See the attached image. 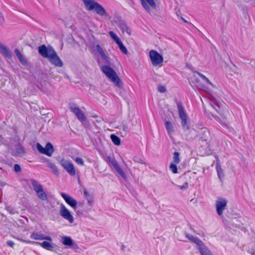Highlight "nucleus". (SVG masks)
<instances>
[{"label": "nucleus", "instance_id": "nucleus-1", "mask_svg": "<svg viewBox=\"0 0 255 255\" xmlns=\"http://www.w3.org/2000/svg\"><path fill=\"white\" fill-rule=\"evenodd\" d=\"M204 111L211 120L225 125L228 124V106L219 97H214L211 104L207 107H204Z\"/></svg>", "mask_w": 255, "mask_h": 255}, {"label": "nucleus", "instance_id": "nucleus-2", "mask_svg": "<svg viewBox=\"0 0 255 255\" xmlns=\"http://www.w3.org/2000/svg\"><path fill=\"white\" fill-rule=\"evenodd\" d=\"M39 54L44 58H47L50 63L56 67H62L63 63L54 49L51 46L42 45L38 48Z\"/></svg>", "mask_w": 255, "mask_h": 255}, {"label": "nucleus", "instance_id": "nucleus-3", "mask_svg": "<svg viewBox=\"0 0 255 255\" xmlns=\"http://www.w3.org/2000/svg\"><path fill=\"white\" fill-rule=\"evenodd\" d=\"M84 3L85 9L89 11L94 12L105 19H110L111 16L105 8L95 0H81Z\"/></svg>", "mask_w": 255, "mask_h": 255}, {"label": "nucleus", "instance_id": "nucleus-4", "mask_svg": "<svg viewBox=\"0 0 255 255\" xmlns=\"http://www.w3.org/2000/svg\"><path fill=\"white\" fill-rule=\"evenodd\" d=\"M144 9L150 15L154 16L161 9L159 0H140Z\"/></svg>", "mask_w": 255, "mask_h": 255}, {"label": "nucleus", "instance_id": "nucleus-5", "mask_svg": "<svg viewBox=\"0 0 255 255\" xmlns=\"http://www.w3.org/2000/svg\"><path fill=\"white\" fill-rule=\"evenodd\" d=\"M101 70L107 77L117 87L122 89L123 84L116 71L108 65H103Z\"/></svg>", "mask_w": 255, "mask_h": 255}, {"label": "nucleus", "instance_id": "nucleus-6", "mask_svg": "<svg viewBox=\"0 0 255 255\" xmlns=\"http://www.w3.org/2000/svg\"><path fill=\"white\" fill-rule=\"evenodd\" d=\"M191 81L199 88L206 91L209 86H212V83L205 76L199 72H195L191 78Z\"/></svg>", "mask_w": 255, "mask_h": 255}, {"label": "nucleus", "instance_id": "nucleus-7", "mask_svg": "<svg viewBox=\"0 0 255 255\" xmlns=\"http://www.w3.org/2000/svg\"><path fill=\"white\" fill-rule=\"evenodd\" d=\"M186 237L192 243L196 245L201 255H212L211 252L199 238L192 235H187Z\"/></svg>", "mask_w": 255, "mask_h": 255}, {"label": "nucleus", "instance_id": "nucleus-8", "mask_svg": "<svg viewBox=\"0 0 255 255\" xmlns=\"http://www.w3.org/2000/svg\"><path fill=\"white\" fill-rule=\"evenodd\" d=\"M31 183L37 197L42 201H47L48 195L44 191L43 186L35 180H32Z\"/></svg>", "mask_w": 255, "mask_h": 255}, {"label": "nucleus", "instance_id": "nucleus-9", "mask_svg": "<svg viewBox=\"0 0 255 255\" xmlns=\"http://www.w3.org/2000/svg\"><path fill=\"white\" fill-rule=\"evenodd\" d=\"M149 57L152 65L154 67H161L164 62L162 55L155 50H151L149 52Z\"/></svg>", "mask_w": 255, "mask_h": 255}, {"label": "nucleus", "instance_id": "nucleus-10", "mask_svg": "<svg viewBox=\"0 0 255 255\" xmlns=\"http://www.w3.org/2000/svg\"><path fill=\"white\" fill-rule=\"evenodd\" d=\"M177 108L179 117L181 120V124L182 127L184 130H188L190 128L189 121L184 109L181 103L177 104Z\"/></svg>", "mask_w": 255, "mask_h": 255}, {"label": "nucleus", "instance_id": "nucleus-11", "mask_svg": "<svg viewBox=\"0 0 255 255\" xmlns=\"http://www.w3.org/2000/svg\"><path fill=\"white\" fill-rule=\"evenodd\" d=\"M59 213L60 216L69 224L74 222L73 213L63 204L60 205Z\"/></svg>", "mask_w": 255, "mask_h": 255}, {"label": "nucleus", "instance_id": "nucleus-12", "mask_svg": "<svg viewBox=\"0 0 255 255\" xmlns=\"http://www.w3.org/2000/svg\"><path fill=\"white\" fill-rule=\"evenodd\" d=\"M228 204V200L227 199L223 197L217 198L215 206L217 214L219 216H222L223 214L224 211L226 209Z\"/></svg>", "mask_w": 255, "mask_h": 255}, {"label": "nucleus", "instance_id": "nucleus-13", "mask_svg": "<svg viewBox=\"0 0 255 255\" xmlns=\"http://www.w3.org/2000/svg\"><path fill=\"white\" fill-rule=\"evenodd\" d=\"M59 163L70 175L74 176L76 174L74 165L70 160L63 158L59 161Z\"/></svg>", "mask_w": 255, "mask_h": 255}, {"label": "nucleus", "instance_id": "nucleus-14", "mask_svg": "<svg viewBox=\"0 0 255 255\" xmlns=\"http://www.w3.org/2000/svg\"><path fill=\"white\" fill-rule=\"evenodd\" d=\"M61 243L64 246L75 250L79 249L78 245L73 240L71 237L69 236H64L61 237Z\"/></svg>", "mask_w": 255, "mask_h": 255}, {"label": "nucleus", "instance_id": "nucleus-15", "mask_svg": "<svg viewBox=\"0 0 255 255\" xmlns=\"http://www.w3.org/2000/svg\"><path fill=\"white\" fill-rule=\"evenodd\" d=\"M36 148L39 152L49 157L52 155L54 151V147L50 142L47 143L45 147H43L39 143H37Z\"/></svg>", "mask_w": 255, "mask_h": 255}, {"label": "nucleus", "instance_id": "nucleus-16", "mask_svg": "<svg viewBox=\"0 0 255 255\" xmlns=\"http://www.w3.org/2000/svg\"><path fill=\"white\" fill-rule=\"evenodd\" d=\"M107 163L112 165L116 169L117 172L125 179H127V175L122 168L119 166L117 161L114 157L108 156L107 159Z\"/></svg>", "mask_w": 255, "mask_h": 255}, {"label": "nucleus", "instance_id": "nucleus-17", "mask_svg": "<svg viewBox=\"0 0 255 255\" xmlns=\"http://www.w3.org/2000/svg\"><path fill=\"white\" fill-rule=\"evenodd\" d=\"M61 196L63 197L65 202L72 208L74 209L77 208V202L73 197L64 193H61Z\"/></svg>", "mask_w": 255, "mask_h": 255}, {"label": "nucleus", "instance_id": "nucleus-18", "mask_svg": "<svg viewBox=\"0 0 255 255\" xmlns=\"http://www.w3.org/2000/svg\"><path fill=\"white\" fill-rule=\"evenodd\" d=\"M96 50L100 54L101 59L103 62L108 64H111V59L104 53V51L100 45H97L95 47Z\"/></svg>", "mask_w": 255, "mask_h": 255}, {"label": "nucleus", "instance_id": "nucleus-19", "mask_svg": "<svg viewBox=\"0 0 255 255\" xmlns=\"http://www.w3.org/2000/svg\"><path fill=\"white\" fill-rule=\"evenodd\" d=\"M26 153L24 148L21 145L17 144L12 149V154L16 156H22Z\"/></svg>", "mask_w": 255, "mask_h": 255}, {"label": "nucleus", "instance_id": "nucleus-20", "mask_svg": "<svg viewBox=\"0 0 255 255\" xmlns=\"http://www.w3.org/2000/svg\"><path fill=\"white\" fill-rule=\"evenodd\" d=\"M71 109L79 120L81 122L85 121L86 118L82 111L76 107H72Z\"/></svg>", "mask_w": 255, "mask_h": 255}, {"label": "nucleus", "instance_id": "nucleus-21", "mask_svg": "<svg viewBox=\"0 0 255 255\" xmlns=\"http://www.w3.org/2000/svg\"><path fill=\"white\" fill-rule=\"evenodd\" d=\"M0 52L4 57L11 59L12 54L9 50L3 44L0 43Z\"/></svg>", "mask_w": 255, "mask_h": 255}, {"label": "nucleus", "instance_id": "nucleus-22", "mask_svg": "<svg viewBox=\"0 0 255 255\" xmlns=\"http://www.w3.org/2000/svg\"><path fill=\"white\" fill-rule=\"evenodd\" d=\"M165 125L168 134L171 136L175 131L174 124L169 121L165 120Z\"/></svg>", "mask_w": 255, "mask_h": 255}, {"label": "nucleus", "instance_id": "nucleus-23", "mask_svg": "<svg viewBox=\"0 0 255 255\" xmlns=\"http://www.w3.org/2000/svg\"><path fill=\"white\" fill-rule=\"evenodd\" d=\"M31 238L35 240H47L50 242L52 241L51 237L49 236H44L43 235L38 234L37 233H32L31 235Z\"/></svg>", "mask_w": 255, "mask_h": 255}, {"label": "nucleus", "instance_id": "nucleus-24", "mask_svg": "<svg viewBox=\"0 0 255 255\" xmlns=\"http://www.w3.org/2000/svg\"><path fill=\"white\" fill-rule=\"evenodd\" d=\"M14 52L18 58L19 60L20 61L21 63L24 65H27V61L25 57L22 54V53L19 51V50L17 49H15L14 50Z\"/></svg>", "mask_w": 255, "mask_h": 255}, {"label": "nucleus", "instance_id": "nucleus-25", "mask_svg": "<svg viewBox=\"0 0 255 255\" xmlns=\"http://www.w3.org/2000/svg\"><path fill=\"white\" fill-rule=\"evenodd\" d=\"M50 242V241L46 240L43 242L38 243V244L43 248L47 250L52 251L54 248V245Z\"/></svg>", "mask_w": 255, "mask_h": 255}, {"label": "nucleus", "instance_id": "nucleus-26", "mask_svg": "<svg viewBox=\"0 0 255 255\" xmlns=\"http://www.w3.org/2000/svg\"><path fill=\"white\" fill-rule=\"evenodd\" d=\"M47 166L50 168L53 171V172L56 175L59 174V170L57 166L51 162L49 160H47Z\"/></svg>", "mask_w": 255, "mask_h": 255}, {"label": "nucleus", "instance_id": "nucleus-27", "mask_svg": "<svg viewBox=\"0 0 255 255\" xmlns=\"http://www.w3.org/2000/svg\"><path fill=\"white\" fill-rule=\"evenodd\" d=\"M110 137L115 145L117 146H119L121 145V139L118 136L114 134H112L110 135Z\"/></svg>", "mask_w": 255, "mask_h": 255}, {"label": "nucleus", "instance_id": "nucleus-28", "mask_svg": "<svg viewBox=\"0 0 255 255\" xmlns=\"http://www.w3.org/2000/svg\"><path fill=\"white\" fill-rule=\"evenodd\" d=\"M189 186V184L187 181H185L184 182H179L178 184L177 185V187L181 190H186L188 189Z\"/></svg>", "mask_w": 255, "mask_h": 255}, {"label": "nucleus", "instance_id": "nucleus-29", "mask_svg": "<svg viewBox=\"0 0 255 255\" xmlns=\"http://www.w3.org/2000/svg\"><path fill=\"white\" fill-rule=\"evenodd\" d=\"M109 34L117 44L121 41L119 37L113 31H110Z\"/></svg>", "mask_w": 255, "mask_h": 255}, {"label": "nucleus", "instance_id": "nucleus-30", "mask_svg": "<svg viewBox=\"0 0 255 255\" xmlns=\"http://www.w3.org/2000/svg\"><path fill=\"white\" fill-rule=\"evenodd\" d=\"M180 162V159L179 157V153L178 152H175L173 154V160L172 163L178 164Z\"/></svg>", "mask_w": 255, "mask_h": 255}, {"label": "nucleus", "instance_id": "nucleus-31", "mask_svg": "<svg viewBox=\"0 0 255 255\" xmlns=\"http://www.w3.org/2000/svg\"><path fill=\"white\" fill-rule=\"evenodd\" d=\"M119 47L121 51L125 54L127 55L128 53V51L126 47L124 45L123 42L121 41L120 43L117 44Z\"/></svg>", "mask_w": 255, "mask_h": 255}, {"label": "nucleus", "instance_id": "nucleus-32", "mask_svg": "<svg viewBox=\"0 0 255 255\" xmlns=\"http://www.w3.org/2000/svg\"><path fill=\"white\" fill-rule=\"evenodd\" d=\"M132 160L134 163L144 164V161L138 156H134L132 158Z\"/></svg>", "mask_w": 255, "mask_h": 255}, {"label": "nucleus", "instance_id": "nucleus-33", "mask_svg": "<svg viewBox=\"0 0 255 255\" xmlns=\"http://www.w3.org/2000/svg\"><path fill=\"white\" fill-rule=\"evenodd\" d=\"M121 29L123 31V33H126L128 35L131 34L130 30L126 25H121Z\"/></svg>", "mask_w": 255, "mask_h": 255}, {"label": "nucleus", "instance_id": "nucleus-34", "mask_svg": "<svg viewBox=\"0 0 255 255\" xmlns=\"http://www.w3.org/2000/svg\"><path fill=\"white\" fill-rule=\"evenodd\" d=\"M176 164L171 163L169 166V169L172 171V172L174 174L177 173L178 169Z\"/></svg>", "mask_w": 255, "mask_h": 255}, {"label": "nucleus", "instance_id": "nucleus-35", "mask_svg": "<svg viewBox=\"0 0 255 255\" xmlns=\"http://www.w3.org/2000/svg\"><path fill=\"white\" fill-rule=\"evenodd\" d=\"M98 100L100 102V104L102 105H105L107 104V100L106 97L103 95H100L98 98Z\"/></svg>", "mask_w": 255, "mask_h": 255}, {"label": "nucleus", "instance_id": "nucleus-36", "mask_svg": "<svg viewBox=\"0 0 255 255\" xmlns=\"http://www.w3.org/2000/svg\"><path fill=\"white\" fill-rule=\"evenodd\" d=\"M217 171L218 172L219 178H222L224 176L223 171L220 165L217 166Z\"/></svg>", "mask_w": 255, "mask_h": 255}, {"label": "nucleus", "instance_id": "nucleus-37", "mask_svg": "<svg viewBox=\"0 0 255 255\" xmlns=\"http://www.w3.org/2000/svg\"><path fill=\"white\" fill-rule=\"evenodd\" d=\"M86 199L87 201V204L88 206H89L90 207H92L94 203V200L93 196Z\"/></svg>", "mask_w": 255, "mask_h": 255}, {"label": "nucleus", "instance_id": "nucleus-38", "mask_svg": "<svg viewBox=\"0 0 255 255\" xmlns=\"http://www.w3.org/2000/svg\"><path fill=\"white\" fill-rule=\"evenodd\" d=\"M75 161L78 165H80L81 166L84 165V161L81 158L77 157V158H75Z\"/></svg>", "mask_w": 255, "mask_h": 255}, {"label": "nucleus", "instance_id": "nucleus-39", "mask_svg": "<svg viewBox=\"0 0 255 255\" xmlns=\"http://www.w3.org/2000/svg\"><path fill=\"white\" fill-rule=\"evenodd\" d=\"M83 194L86 199L89 198L92 196L87 189H84L83 190Z\"/></svg>", "mask_w": 255, "mask_h": 255}, {"label": "nucleus", "instance_id": "nucleus-40", "mask_svg": "<svg viewBox=\"0 0 255 255\" xmlns=\"http://www.w3.org/2000/svg\"><path fill=\"white\" fill-rule=\"evenodd\" d=\"M158 91L161 93H164L166 91V89L165 86H159L158 88Z\"/></svg>", "mask_w": 255, "mask_h": 255}, {"label": "nucleus", "instance_id": "nucleus-41", "mask_svg": "<svg viewBox=\"0 0 255 255\" xmlns=\"http://www.w3.org/2000/svg\"><path fill=\"white\" fill-rule=\"evenodd\" d=\"M14 171L15 172H20L21 171V167L18 164H15L14 166Z\"/></svg>", "mask_w": 255, "mask_h": 255}, {"label": "nucleus", "instance_id": "nucleus-42", "mask_svg": "<svg viewBox=\"0 0 255 255\" xmlns=\"http://www.w3.org/2000/svg\"><path fill=\"white\" fill-rule=\"evenodd\" d=\"M7 245L10 247H12L14 245V243L11 241H8L7 242Z\"/></svg>", "mask_w": 255, "mask_h": 255}, {"label": "nucleus", "instance_id": "nucleus-43", "mask_svg": "<svg viewBox=\"0 0 255 255\" xmlns=\"http://www.w3.org/2000/svg\"><path fill=\"white\" fill-rule=\"evenodd\" d=\"M4 20V18L2 12L0 11V22Z\"/></svg>", "mask_w": 255, "mask_h": 255}, {"label": "nucleus", "instance_id": "nucleus-44", "mask_svg": "<svg viewBox=\"0 0 255 255\" xmlns=\"http://www.w3.org/2000/svg\"><path fill=\"white\" fill-rule=\"evenodd\" d=\"M177 10L178 11L176 12V14L177 16H180V9L178 8Z\"/></svg>", "mask_w": 255, "mask_h": 255}, {"label": "nucleus", "instance_id": "nucleus-45", "mask_svg": "<svg viewBox=\"0 0 255 255\" xmlns=\"http://www.w3.org/2000/svg\"><path fill=\"white\" fill-rule=\"evenodd\" d=\"M181 19L185 22H188V21L187 20H186L184 18H183L181 16Z\"/></svg>", "mask_w": 255, "mask_h": 255}, {"label": "nucleus", "instance_id": "nucleus-46", "mask_svg": "<svg viewBox=\"0 0 255 255\" xmlns=\"http://www.w3.org/2000/svg\"><path fill=\"white\" fill-rule=\"evenodd\" d=\"M22 241L24 242V243H30L29 241H25V240H22Z\"/></svg>", "mask_w": 255, "mask_h": 255}, {"label": "nucleus", "instance_id": "nucleus-47", "mask_svg": "<svg viewBox=\"0 0 255 255\" xmlns=\"http://www.w3.org/2000/svg\"><path fill=\"white\" fill-rule=\"evenodd\" d=\"M124 248H125V246H124V245H123V246H122V250H123L124 249Z\"/></svg>", "mask_w": 255, "mask_h": 255}, {"label": "nucleus", "instance_id": "nucleus-48", "mask_svg": "<svg viewBox=\"0 0 255 255\" xmlns=\"http://www.w3.org/2000/svg\"><path fill=\"white\" fill-rule=\"evenodd\" d=\"M252 255H255V252H253L251 254Z\"/></svg>", "mask_w": 255, "mask_h": 255}]
</instances>
